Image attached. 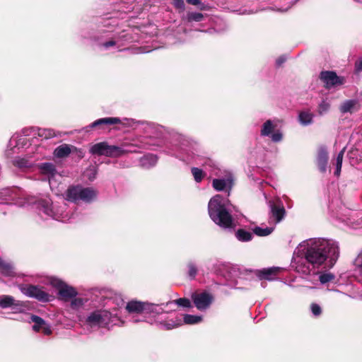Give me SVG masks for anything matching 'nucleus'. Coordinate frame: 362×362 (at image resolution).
<instances>
[{"label": "nucleus", "instance_id": "obj_1", "mask_svg": "<svg viewBox=\"0 0 362 362\" xmlns=\"http://www.w3.org/2000/svg\"><path fill=\"white\" fill-rule=\"evenodd\" d=\"M340 254L338 242L332 239L310 238L301 242L295 249L291 268L298 274H317V270L330 269Z\"/></svg>", "mask_w": 362, "mask_h": 362}, {"label": "nucleus", "instance_id": "obj_2", "mask_svg": "<svg viewBox=\"0 0 362 362\" xmlns=\"http://www.w3.org/2000/svg\"><path fill=\"white\" fill-rule=\"evenodd\" d=\"M208 210L212 221L223 228L234 226L233 219L229 212L228 200L220 194L213 197L208 204Z\"/></svg>", "mask_w": 362, "mask_h": 362}, {"label": "nucleus", "instance_id": "obj_3", "mask_svg": "<svg viewBox=\"0 0 362 362\" xmlns=\"http://www.w3.org/2000/svg\"><path fill=\"white\" fill-rule=\"evenodd\" d=\"M40 212L59 221L66 222L74 218V214L67 211L66 203L61 204H53L49 198L41 199L38 202Z\"/></svg>", "mask_w": 362, "mask_h": 362}, {"label": "nucleus", "instance_id": "obj_4", "mask_svg": "<svg viewBox=\"0 0 362 362\" xmlns=\"http://www.w3.org/2000/svg\"><path fill=\"white\" fill-rule=\"evenodd\" d=\"M134 145L124 144L122 146L109 145L107 142L97 143L91 146L90 153L93 155L105 156L111 158L120 157L128 153L136 152Z\"/></svg>", "mask_w": 362, "mask_h": 362}, {"label": "nucleus", "instance_id": "obj_5", "mask_svg": "<svg viewBox=\"0 0 362 362\" xmlns=\"http://www.w3.org/2000/svg\"><path fill=\"white\" fill-rule=\"evenodd\" d=\"M97 194V191L92 187L70 186L65 192V199L74 203L80 201L89 203L95 199Z\"/></svg>", "mask_w": 362, "mask_h": 362}, {"label": "nucleus", "instance_id": "obj_6", "mask_svg": "<svg viewBox=\"0 0 362 362\" xmlns=\"http://www.w3.org/2000/svg\"><path fill=\"white\" fill-rule=\"evenodd\" d=\"M185 142L186 144H181L179 153H177L169 151L168 152V154L175 156L187 163L198 160L201 152L199 145L194 141L189 142L188 141H185Z\"/></svg>", "mask_w": 362, "mask_h": 362}, {"label": "nucleus", "instance_id": "obj_7", "mask_svg": "<svg viewBox=\"0 0 362 362\" xmlns=\"http://www.w3.org/2000/svg\"><path fill=\"white\" fill-rule=\"evenodd\" d=\"M171 310L169 308H165V310L160 313H153L152 317H154V322L161 329L170 330L177 328L182 325V318L178 315H168Z\"/></svg>", "mask_w": 362, "mask_h": 362}, {"label": "nucleus", "instance_id": "obj_8", "mask_svg": "<svg viewBox=\"0 0 362 362\" xmlns=\"http://www.w3.org/2000/svg\"><path fill=\"white\" fill-rule=\"evenodd\" d=\"M116 313L107 310H98L90 313L86 317V324L90 327H104L112 322Z\"/></svg>", "mask_w": 362, "mask_h": 362}, {"label": "nucleus", "instance_id": "obj_9", "mask_svg": "<svg viewBox=\"0 0 362 362\" xmlns=\"http://www.w3.org/2000/svg\"><path fill=\"white\" fill-rule=\"evenodd\" d=\"M126 310L129 313H146L153 315V313H160L164 310V308L160 304L149 303L138 300H131L127 303Z\"/></svg>", "mask_w": 362, "mask_h": 362}, {"label": "nucleus", "instance_id": "obj_10", "mask_svg": "<svg viewBox=\"0 0 362 362\" xmlns=\"http://www.w3.org/2000/svg\"><path fill=\"white\" fill-rule=\"evenodd\" d=\"M280 120L278 119H267L262 125L260 129V136L262 137H269L274 143H278L283 139V133L279 129H276Z\"/></svg>", "mask_w": 362, "mask_h": 362}, {"label": "nucleus", "instance_id": "obj_11", "mask_svg": "<svg viewBox=\"0 0 362 362\" xmlns=\"http://www.w3.org/2000/svg\"><path fill=\"white\" fill-rule=\"evenodd\" d=\"M18 288L26 296L35 298L40 302H49L52 298L51 295L38 286L21 284Z\"/></svg>", "mask_w": 362, "mask_h": 362}, {"label": "nucleus", "instance_id": "obj_12", "mask_svg": "<svg viewBox=\"0 0 362 362\" xmlns=\"http://www.w3.org/2000/svg\"><path fill=\"white\" fill-rule=\"evenodd\" d=\"M124 34H111L110 36L108 35L106 40L99 42V46L104 50L121 51L124 45Z\"/></svg>", "mask_w": 362, "mask_h": 362}, {"label": "nucleus", "instance_id": "obj_13", "mask_svg": "<svg viewBox=\"0 0 362 362\" xmlns=\"http://www.w3.org/2000/svg\"><path fill=\"white\" fill-rule=\"evenodd\" d=\"M51 284L58 290L59 298L64 301H68L77 296L78 293L74 287L67 285L59 279H52Z\"/></svg>", "mask_w": 362, "mask_h": 362}, {"label": "nucleus", "instance_id": "obj_14", "mask_svg": "<svg viewBox=\"0 0 362 362\" xmlns=\"http://www.w3.org/2000/svg\"><path fill=\"white\" fill-rule=\"evenodd\" d=\"M192 298L196 308L199 310L209 308L214 300L213 296L208 292L193 293Z\"/></svg>", "mask_w": 362, "mask_h": 362}, {"label": "nucleus", "instance_id": "obj_15", "mask_svg": "<svg viewBox=\"0 0 362 362\" xmlns=\"http://www.w3.org/2000/svg\"><path fill=\"white\" fill-rule=\"evenodd\" d=\"M38 169L40 173L48 179L50 187H52V185H54V182H56V177H60L55 165L52 163H40L38 165Z\"/></svg>", "mask_w": 362, "mask_h": 362}, {"label": "nucleus", "instance_id": "obj_16", "mask_svg": "<svg viewBox=\"0 0 362 362\" xmlns=\"http://www.w3.org/2000/svg\"><path fill=\"white\" fill-rule=\"evenodd\" d=\"M133 122V119L127 118L120 119L118 117H104L94 121L86 128H94L100 125H111L115 124H121L125 126H131Z\"/></svg>", "mask_w": 362, "mask_h": 362}, {"label": "nucleus", "instance_id": "obj_17", "mask_svg": "<svg viewBox=\"0 0 362 362\" xmlns=\"http://www.w3.org/2000/svg\"><path fill=\"white\" fill-rule=\"evenodd\" d=\"M0 307L4 309L13 308L21 312L25 307V304L23 301L15 300L11 296L2 295L0 296Z\"/></svg>", "mask_w": 362, "mask_h": 362}, {"label": "nucleus", "instance_id": "obj_18", "mask_svg": "<svg viewBox=\"0 0 362 362\" xmlns=\"http://www.w3.org/2000/svg\"><path fill=\"white\" fill-rule=\"evenodd\" d=\"M30 322H33V329L35 332H42L45 335H49L52 333L51 327L42 318L39 316L32 315Z\"/></svg>", "mask_w": 362, "mask_h": 362}, {"label": "nucleus", "instance_id": "obj_19", "mask_svg": "<svg viewBox=\"0 0 362 362\" xmlns=\"http://www.w3.org/2000/svg\"><path fill=\"white\" fill-rule=\"evenodd\" d=\"M320 78L328 88L343 83V79L333 71H322Z\"/></svg>", "mask_w": 362, "mask_h": 362}, {"label": "nucleus", "instance_id": "obj_20", "mask_svg": "<svg viewBox=\"0 0 362 362\" xmlns=\"http://www.w3.org/2000/svg\"><path fill=\"white\" fill-rule=\"evenodd\" d=\"M281 268L273 267L256 270L255 274L259 279H266L269 281L274 280L276 274L281 271Z\"/></svg>", "mask_w": 362, "mask_h": 362}, {"label": "nucleus", "instance_id": "obj_21", "mask_svg": "<svg viewBox=\"0 0 362 362\" xmlns=\"http://www.w3.org/2000/svg\"><path fill=\"white\" fill-rule=\"evenodd\" d=\"M328 163V153L325 147L319 148L317 156V163L321 173H325Z\"/></svg>", "mask_w": 362, "mask_h": 362}, {"label": "nucleus", "instance_id": "obj_22", "mask_svg": "<svg viewBox=\"0 0 362 362\" xmlns=\"http://www.w3.org/2000/svg\"><path fill=\"white\" fill-rule=\"evenodd\" d=\"M213 187L216 191H223L225 189H230L233 186V179L230 175L226 178L214 179L212 182Z\"/></svg>", "mask_w": 362, "mask_h": 362}, {"label": "nucleus", "instance_id": "obj_23", "mask_svg": "<svg viewBox=\"0 0 362 362\" xmlns=\"http://www.w3.org/2000/svg\"><path fill=\"white\" fill-rule=\"evenodd\" d=\"M160 305L164 308V309L169 308L170 310H175L176 305H179L183 308H190L191 302L187 298H181L173 301H169L166 303H161Z\"/></svg>", "mask_w": 362, "mask_h": 362}, {"label": "nucleus", "instance_id": "obj_24", "mask_svg": "<svg viewBox=\"0 0 362 362\" xmlns=\"http://www.w3.org/2000/svg\"><path fill=\"white\" fill-rule=\"evenodd\" d=\"M272 218L274 219L276 223L280 222L285 216L286 211L283 206H276L270 204Z\"/></svg>", "mask_w": 362, "mask_h": 362}, {"label": "nucleus", "instance_id": "obj_25", "mask_svg": "<svg viewBox=\"0 0 362 362\" xmlns=\"http://www.w3.org/2000/svg\"><path fill=\"white\" fill-rule=\"evenodd\" d=\"M141 167L148 169L155 166L158 162V157L156 155L148 153L140 158Z\"/></svg>", "mask_w": 362, "mask_h": 362}, {"label": "nucleus", "instance_id": "obj_26", "mask_svg": "<svg viewBox=\"0 0 362 362\" xmlns=\"http://www.w3.org/2000/svg\"><path fill=\"white\" fill-rule=\"evenodd\" d=\"M31 132H33V134L34 136L37 135L38 136L45 139H51L58 136L55 131L52 129L33 128L31 129Z\"/></svg>", "mask_w": 362, "mask_h": 362}, {"label": "nucleus", "instance_id": "obj_27", "mask_svg": "<svg viewBox=\"0 0 362 362\" xmlns=\"http://www.w3.org/2000/svg\"><path fill=\"white\" fill-rule=\"evenodd\" d=\"M72 146L68 144H62L57 147L54 151V156L59 158L67 157L71 152Z\"/></svg>", "mask_w": 362, "mask_h": 362}, {"label": "nucleus", "instance_id": "obj_28", "mask_svg": "<svg viewBox=\"0 0 362 362\" xmlns=\"http://www.w3.org/2000/svg\"><path fill=\"white\" fill-rule=\"evenodd\" d=\"M0 270L1 273L6 276H12L15 274L13 265L3 259H0Z\"/></svg>", "mask_w": 362, "mask_h": 362}, {"label": "nucleus", "instance_id": "obj_29", "mask_svg": "<svg viewBox=\"0 0 362 362\" xmlns=\"http://www.w3.org/2000/svg\"><path fill=\"white\" fill-rule=\"evenodd\" d=\"M204 18V14L199 12H187L185 16H184L182 19L184 21L187 23L192 22H200Z\"/></svg>", "mask_w": 362, "mask_h": 362}, {"label": "nucleus", "instance_id": "obj_30", "mask_svg": "<svg viewBox=\"0 0 362 362\" xmlns=\"http://www.w3.org/2000/svg\"><path fill=\"white\" fill-rule=\"evenodd\" d=\"M354 266L355 267L356 272H358L360 274L357 276L358 281L361 282L362 279V249L358 252L356 257L354 260Z\"/></svg>", "mask_w": 362, "mask_h": 362}, {"label": "nucleus", "instance_id": "obj_31", "mask_svg": "<svg viewBox=\"0 0 362 362\" xmlns=\"http://www.w3.org/2000/svg\"><path fill=\"white\" fill-rule=\"evenodd\" d=\"M313 115L309 111H302L299 113L298 119L301 124L307 126L313 122Z\"/></svg>", "mask_w": 362, "mask_h": 362}, {"label": "nucleus", "instance_id": "obj_32", "mask_svg": "<svg viewBox=\"0 0 362 362\" xmlns=\"http://www.w3.org/2000/svg\"><path fill=\"white\" fill-rule=\"evenodd\" d=\"M236 238L241 242H248L252 238V233L244 229H238L235 233Z\"/></svg>", "mask_w": 362, "mask_h": 362}, {"label": "nucleus", "instance_id": "obj_33", "mask_svg": "<svg viewBox=\"0 0 362 362\" xmlns=\"http://www.w3.org/2000/svg\"><path fill=\"white\" fill-rule=\"evenodd\" d=\"M356 103L355 100H346L340 105L339 110L342 113L351 112Z\"/></svg>", "mask_w": 362, "mask_h": 362}, {"label": "nucleus", "instance_id": "obj_34", "mask_svg": "<svg viewBox=\"0 0 362 362\" xmlns=\"http://www.w3.org/2000/svg\"><path fill=\"white\" fill-rule=\"evenodd\" d=\"M86 302L85 298L76 296L71 299L70 306L73 310H77L81 308Z\"/></svg>", "mask_w": 362, "mask_h": 362}, {"label": "nucleus", "instance_id": "obj_35", "mask_svg": "<svg viewBox=\"0 0 362 362\" xmlns=\"http://www.w3.org/2000/svg\"><path fill=\"white\" fill-rule=\"evenodd\" d=\"M273 227L262 228L257 226L253 229V232L255 235L262 237L269 235L273 232Z\"/></svg>", "mask_w": 362, "mask_h": 362}, {"label": "nucleus", "instance_id": "obj_36", "mask_svg": "<svg viewBox=\"0 0 362 362\" xmlns=\"http://www.w3.org/2000/svg\"><path fill=\"white\" fill-rule=\"evenodd\" d=\"M202 318L201 316L192 315H185L183 316V322L187 325L198 324L202 321Z\"/></svg>", "mask_w": 362, "mask_h": 362}, {"label": "nucleus", "instance_id": "obj_37", "mask_svg": "<svg viewBox=\"0 0 362 362\" xmlns=\"http://www.w3.org/2000/svg\"><path fill=\"white\" fill-rule=\"evenodd\" d=\"M335 279V275L331 272H322L320 273L319 281L322 284L331 282Z\"/></svg>", "mask_w": 362, "mask_h": 362}, {"label": "nucleus", "instance_id": "obj_38", "mask_svg": "<svg viewBox=\"0 0 362 362\" xmlns=\"http://www.w3.org/2000/svg\"><path fill=\"white\" fill-rule=\"evenodd\" d=\"M191 171H192V173L193 175V177L194 178V180L197 182H200L202 179L204 178V172L202 171V170L198 168H192L191 169Z\"/></svg>", "mask_w": 362, "mask_h": 362}, {"label": "nucleus", "instance_id": "obj_39", "mask_svg": "<svg viewBox=\"0 0 362 362\" xmlns=\"http://www.w3.org/2000/svg\"><path fill=\"white\" fill-rule=\"evenodd\" d=\"M25 141H26V138H25L24 136H21L20 138L18 139V136L14 135L11 138V139L9 141V144H10V145H13V143L15 142L16 146L23 147V146H25L26 144Z\"/></svg>", "mask_w": 362, "mask_h": 362}, {"label": "nucleus", "instance_id": "obj_40", "mask_svg": "<svg viewBox=\"0 0 362 362\" xmlns=\"http://www.w3.org/2000/svg\"><path fill=\"white\" fill-rule=\"evenodd\" d=\"M310 310L313 316L319 317L322 314V308L317 303H313L310 305Z\"/></svg>", "mask_w": 362, "mask_h": 362}, {"label": "nucleus", "instance_id": "obj_41", "mask_svg": "<svg viewBox=\"0 0 362 362\" xmlns=\"http://www.w3.org/2000/svg\"><path fill=\"white\" fill-rule=\"evenodd\" d=\"M188 267V275L191 279H194L197 273V269L196 265L193 262H189L187 264Z\"/></svg>", "mask_w": 362, "mask_h": 362}, {"label": "nucleus", "instance_id": "obj_42", "mask_svg": "<svg viewBox=\"0 0 362 362\" xmlns=\"http://www.w3.org/2000/svg\"><path fill=\"white\" fill-rule=\"evenodd\" d=\"M187 3L193 6H197L200 10H207L208 6L202 3L201 0H186Z\"/></svg>", "mask_w": 362, "mask_h": 362}, {"label": "nucleus", "instance_id": "obj_43", "mask_svg": "<svg viewBox=\"0 0 362 362\" xmlns=\"http://www.w3.org/2000/svg\"><path fill=\"white\" fill-rule=\"evenodd\" d=\"M330 107L329 103L327 100H322L321 103L319 105V114L323 115L326 113Z\"/></svg>", "mask_w": 362, "mask_h": 362}, {"label": "nucleus", "instance_id": "obj_44", "mask_svg": "<svg viewBox=\"0 0 362 362\" xmlns=\"http://www.w3.org/2000/svg\"><path fill=\"white\" fill-rule=\"evenodd\" d=\"M173 4L175 8L178 9L180 12H183L185 10V4L184 0H172Z\"/></svg>", "mask_w": 362, "mask_h": 362}, {"label": "nucleus", "instance_id": "obj_45", "mask_svg": "<svg viewBox=\"0 0 362 362\" xmlns=\"http://www.w3.org/2000/svg\"><path fill=\"white\" fill-rule=\"evenodd\" d=\"M345 149H346V148L344 147L342 148V150L338 153L337 158H336L335 165H342V160H343V157H344V154L345 152Z\"/></svg>", "mask_w": 362, "mask_h": 362}, {"label": "nucleus", "instance_id": "obj_46", "mask_svg": "<svg viewBox=\"0 0 362 362\" xmlns=\"http://www.w3.org/2000/svg\"><path fill=\"white\" fill-rule=\"evenodd\" d=\"M15 164L20 168H27L29 167L27 160L23 158H18L15 160Z\"/></svg>", "mask_w": 362, "mask_h": 362}, {"label": "nucleus", "instance_id": "obj_47", "mask_svg": "<svg viewBox=\"0 0 362 362\" xmlns=\"http://www.w3.org/2000/svg\"><path fill=\"white\" fill-rule=\"evenodd\" d=\"M286 61V57H279L277 59H276V64L278 66H281L283 63H284Z\"/></svg>", "mask_w": 362, "mask_h": 362}, {"label": "nucleus", "instance_id": "obj_48", "mask_svg": "<svg viewBox=\"0 0 362 362\" xmlns=\"http://www.w3.org/2000/svg\"><path fill=\"white\" fill-rule=\"evenodd\" d=\"M356 69L357 71H362V59L356 63Z\"/></svg>", "mask_w": 362, "mask_h": 362}, {"label": "nucleus", "instance_id": "obj_49", "mask_svg": "<svg viewBox=\"0 0 362 362\" xmlns=\"http://www.w3.org/2000/svg\"><path fill=\"white\" fill-rule=\"evenodd\" d=\"M341 170V165H336V170L334 172V175L336 176H339L340 175Z\"/></svg>", "mask_w": 362, "mask_h": 362}, {"label": "nucleus", "instance_id": "obj_50", "mask_svg": "<svg viewBox=\"0 0 362 362\" xmlns=\"http://www.w3.org/2000/svg\"><path fill=\"white\" fill-rule=\"evenodd\" d=\"M284 200H285L286 202H288V201H290V200H289V199H288V197L287 196H284Z\"/></svg>", "mask_w": 362, "mask_h": 362}, {"label": "nucleus", "instance_id": "obj_51", "mask_svg": "<svg viewBox=\"0 0 362 362\" xmlns=\"http://www.w3.org/2000/svg\"><path fill=\"white\" fill-rule=\"evenodd\" d=\"M28 130H25L23 132V134H24V136H27V135H29V133L27 132Z\"/></svg>", "mask_w": 362, "mask_h": 362}, {"label": "nucleus", "instance_id": "obj_52", "mask_svg": "<svg viewBox=\"0 0 362 362\" xmlns=\"http://www.w3.org/2000/svg\"><path fill=\"white\" fill-rule=\"evenodd\" d=\"M133 321H134V322H139V321H140V320H139V319H137V318H134V319H133Z\"/></svg>", "mask_w": 362, "mask_h": 362}, {"label": "nucleus", "instance_id": "obj_53", "mask_svg": "<svg viewBox=\"0 0 362 362\" xmlns=\"http://www.w3.org/2000/svg\"><path fill=\"white\" fill-rule=\"evenodd\" d=\"M356 1H358V2H361V0H355Z\"/></svg>", "mask_w": 362, "mask_h": 362}, {"label": "nucleus", "instance_id": "obj_54", "mask_svg": "<svg viewBox=\"0 0 362 362\" xmlns=\"http://www.w3.org/2000/svg\"><path fill=\"white\" fill-rule=\"evenodd\" d=\"M291 205H290L288 203V207H291Z\"/></svg>", "mask_w": 362, "mask_h": 362}, {"label": "nucleus", "instance_id": "obj_55", "mask_svg": "<svg viewBox=\"0 0 362 362\" xmlns=\"http://www.w3.org/2000/svg\"><path fill=\"white\" fill-rule=\"evenodd\" d=\"M361 284H362V279H361Z\"/></svg>", "mask_w": 362, "mask_h": 362}]
</instances>
